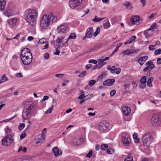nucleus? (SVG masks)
Here are the masks:
<instances>
[{"instance_id":"38","label":"nucleus","mask_w":161,"mask_h":161,"mask_svg":"<svg viewBox=\"0 0 161 161\" xmlns=\"http://www.w3.org/2000/svg\"><path fill=\"white\" fill-rule=\"evenodd\" d=\"M152 69H153L150 68V67L149 66H147V67L144 69L143 71L144 72H149Z\"/></svg>"},{"instance_id":"46","label":"nucleus","mask_w":161,"mask_h":161,"mask_svg":"<svg viewBox=\"0 0 161 161\" xmlns=\"http://www.w3.org/2000/svg\"><path fill=\"white\" fill-rule=\"evenodd\" d=\"M85 98H86V96L84 95V94H81L80 95L78 98L79 99H85Z\"/></svg>"},{"instance_id":"39","label":"nucleus","mask_w":161,"mask_h":161,"mask_svg":"<svg viewBox=\"0 0 161 161\" xmlns=\"http://www.w3.org/2000/svg\"><path fill=\"white\" fill-rule=\"evenodd\" d=\"M25 125L23 123L20 124L18 126L19 130H22L25 127Z\"/></svg>"},{"instance_id":"17","label":"nucleus","mask_w":161,"mask_h":161,"mask_svg":"<svg viewBox=\"0 0 161 161\" xmlns=\"http://www.w3.org/2000/svg\"><path fill=\"white\" fill-rule=\"evenodd\" d=\"M46 129L44 128L42 132V133L41 135H39L38 136L36 137L37 139H42L43 142H45V134L46 133Z\"/></svg>"},{"instance_id":"47","label":"nucleus","mask_w":161,"mask_h":161,"mask_svg":"<svg viewBox=\"0 0 161 161\" xmlns=\"http://www.w3.org/2000/svg\"><path fill=\"white\" fill-rule=\"evenodd\" d=\"M155 45H151L149 47V49L151 51H153L155 49Z\"/></svg>"},{"instance_id":"15","label":"nucleus","mask_w":161,"mask_h":161,"mask_svg":"<svg viewBox=\"0 0 161 161\" xmlns=\"http://www.w3.org/2000/svg\"><path fill=\"white\" fill-rule=\"evenodd\" d=\"M108 70H110L111 73H114V69H116V74H119L120 73L121 71V69L120 68H115L114 66H113L111 68L109 65L108 66L107 68Z\"/></svg>"},{"instance_id":"48","label":"nucleus","mask_w":161,"mask_h":161,"mask_svg":"<svg viewBox=\"0 0 161 161\" xmlns=\"http://www.w3.org/2000/svg\"><path fill=\"white\" fill-rule=\"evenodd\" d=\"M92 153L93 152L92 151H89L88 153L86 154V157L90 158L92 156Z\"/></svg>"},{"instance_id":"37","label":"nucleus","mask_w":161,"mask_h":161,"mask_svg":"<svg viewBox=\"0 0 161 161\" xmlns=\"http://www.w3.org/2000/svg\"><path fill=\"white\" fill-rule=\"evenodd\" d=\"M108 145L106 144H103L101 146V148L102 150H105L108 148Z\"/></svg>"},{"instance_id":"42","label":"nucleus","mask_w":161,"mask_h":161,"mask_svg":"<svg viewBox=\"0 0 161 161\" xmlns=\"http://www.w3.org/2000/svg\"><path fill=\"white\" fill-rule=\"evenodd\" d=\"M106 152L108 153L111 154L114 152V150L112 149L109 148L107 150Z\"/></svg>"},{"instance_id":"34","label":"nucleus","mask_w":161,"mask_h":161,"mask_svg":"<svg viewBox=\"0 0 161 161\" xmlns=\"http://www.w3.org/2000/svg\"><path fill=\"white\" fill-rule=\"evenodd\" d=\"M5 131L6 134H10L11 132V130L9 128V127L7 126L5 129Z\"/></svg>"},{"instance_id":"61","label":"nucleus","mask_w":161,"mask_h":161,"mask_svg":"<svg viewBox=\"0 0 161 161\" xmlns=\"http://www.w3.org/2000/svg\"><path fill=\"white\" fill-rule=\"evenodd\" d=\"M64 46V43H62V44L61 43L59 44L58 45V49H60L61 47H62Z\"/></svg>"},{"instance_id":"43","label":"nucleus","mask_w":161,"mask_h":161,"mask_svg":"<svg viewBox=\"0 0 161 161\" xmlns=\"http://www.w3.org/2000/svg\"><path fill=\"white\" fill-rule=\"evenodd\" d=\"M130 50L129 49H127L124 50L123 52L122 53H124V55H129L130 54Z\"/></svg>"},{"instance_id":"1","label":"nucleus","mask_w":161,"mask_h":161,"mask_svg":"<svg viewBox=\"0 0 161 161\" xmlns=\"http://www.w3.org/2000/svg\"><path fill=\"white\" fill-rule=\"evenodd\" d=\"M38 16L37 12L35 10L31 9L26 10L24 15L25 20L31 26L36 25Z\"/></svg>"},{"instance_id":"49","label":"nucleus","mask_w":161,"mask_h":161,"mask_svg":"<svg viewBox=\"0 0 161 161\" xmlns=\"http://www.w3.org/2000/svg\"><path fill=\"white\" fill-rule=\"evenodd\" d=\"M101 67L99 66V64H96V65H95L93 68H92V69H100V68H101Z\"/></svg>"},{"instance_id":"24","label":"nucleus","mask_w":161,"mask_h":161,"mask_svg":"<svg viewBox=\"0 0 161 161\" xmlns=\"http://www.w3.org/2000/svg\"><path fill=\"white\" fill-rule=\"evenodd\" d=\"M75 37H76V35H75V33H71L70 34V35H69V38L67 39V40H66V41L65 43H66L67 42L69 39H75Z\"/></svg>"},{"instance_id":"26","label":"nucleus","mask_w":161,"mask_h":161,"mask_svg":"<svg viewBox=\"0 0 161 161\" xmlns=\"http://www.w3.org/2000/svg\"><path fill=\"white\" fill-rule=\"evenodd\" d=\"M146 77L145 76H143L140 80V83L143 85L146 84Z\"/></svg>"},{"instance_id":"52","label":"nucleus","mask_w":161,"mask_h":161,"mask_svg":"<svg viewBox=\"0 0 161 161\" xmlns=\"http://www.w3.org/2000/svg\"><path fill=\"white\" fill-rule=\"evenodd\" d=\"M89 63H92L94 64H96L97 63V61L96 60L90 59L89 60Z\"/></svg>"},{"instance_id":"36","label":"nucleus","mask_w":161,"mask_h":161,"mask_svg":"<svg viewBox=\"0 0 161 161\" xmlns=\"http://www.w3.org/2000/svg\"><path fill=\"white\" fill-rule=\"evenodd\" d=\"M96 83V81L95 80H92L89 81L88 85L90 86H92Z\"/></svg>"},{"instance_id":"40","label":"nucleus","mask_w":161,"mask_h":161,"mask_svg":"<svg viewBox=\"0 0 161 161\" xmlns=\"http://www.w3.org/2000/svg\"><path fill=\"white\" fill-rule=\"evenodd\" d=\"M53 105L50 108L48 109L46 111L45 113L47 114H48L50 113L52 111V110H53Z\"/></svg>"},{"instance_id":"51","label":"nucleus","mask_w":161,"mask_h":161,"mask_svg":"<svg viewBox=\"0 0 161 161\" xmlns=\"http://www.w3.org/2000/svg\"><path fill=\"white\" fill-rule=\"evenodd\" d=\"M62 41L60 37L59 36L58 37V38L56 40V42L58 44L61 43Z\"/></svg>"},{"instance_id":"4","label":"nucleus","mask_w":161,"mask_h":161,"mask_svg":"<svg viewBox=\"0 0 161 161\" xmlns=\"http://www.w3.org/2000/svg\"><path fill=\"white\" fill-rule=\"evenodd\" d=\"M34 111L33 105L31 103L27 104L26 108L23 111L22 115L23 118L25 120L31 117L33 115Z\"/></svg>"},{"instance_id":"14","label":"nucleus","mask_w":161,"mask_h":161,"mask_svg":"<svg viewBox=\"0 0 161 161\" xmlns=\"http://www.w3.org/2000/svg\"><path fill=\"white\" fill-rule=\"evenodd\" d=\"M115 81V80L114 79H108L104 81L103 84L104 86H111L114 84Z\"/></svg>"},{"instance_id":"22","label":"nucleus","mask_w":161,"mask_h":161,"mask_svg":"<svg viewBox=\"0 0 161 161\" xmlns=\"http://www.w3.org/2000/svg\"><path fill=\"white\" fill-rule=\"evenodd\" d=\"M153 77H151L149 79L147 80V85L149 87H152V83L153 81Z\"/></svg>"},{"instance_id":"23","label":"nucleus","mask_w":161,"mask_h":161,"mask_svg":"<svg viewBox=\"0 0 161 161\" xmlns=\"http://www.w3.org/2000/svg\"><path fill=\"white\" fill-rule=\"evenodd\" d=\"M17 21V19H11L8 20V23L10 25H14L15 24Z\"/></svg>"},{"instance_id":"6","label":"nucleus","mask_w":161,"mask_h":161,"mask_svg":"<svg viewBox=\"0 0 161 161\" xmlns=\"http://www.w3.org/2000/svg\"><path fill=\"white\" fill-rule=\"evenodd\" d=\"M131 142V139L128 134L123 133L122 135V142L125 146H129Z\"/></svg>"},{"instance_id":"12","label":"nucleus","mask_w":161,"mask_h":161,"mask_svg":"<svg viewBox=\"0 0 161 161\" xmlns=\"http://www.w3.org/2000/svg\"><path fill=\"white\" fill-rule=\"evenodd\" d=\"M93 29L92 28L87 29L86 32L85 36L83 38V40L85 39V37L87 38H91L93 36Z\"/></svg>"},{"instance_id":"53","label":"nucleus","mask_w":161,"mask_h":161,"mask_svg":"<svg viewBox=\"0 0 161 161\" xmlns=\"http://www.w3.org/2000/svg\"><path fill=\"white\" fill-rule=\"evenodd\" d=\"M44 58L45 59H47L49 58V54L48 53H46L44 55Z\"/></svg>"},{"instance_id":"63","label":"nucleus","mask_w":161,"mask_h":161,"mask_svg":"<svg viewBox=\"0 0 161 161\" xmlns=\"http://www.w3.org/2000/svg\"><path fill=\"white\" fill-rule=\"evenodd\" d=\"M92 65L90 64H87L86 66V68L87 69H89L92 67Z\"/></svg>"},{"instance_id":"58","label":"nucleus","mask_w":161,"mask_h":161,"mask_svg":"<svg viewBox=\"0 0 161 161\" xmlns=\"http://www.w3.org/2000/svg\"><path fill=\"white\" fill-rule=\"evenodd\" d=\"M49 98V97L47 96H45L43 98L42 100L41 101H44L46 100H47Z\"/></svg>"},{"instance_id":"60","label":"nucleus","mask_w":161,"mask_h":161,"mask_svg":"<svg viewBox=\"0 0 161 161\" xmlns=\"http://www.w3.org/2000/svg\"><path fill=\"white\" fill-rule=\"evenodd\" d=\"M86 98H86L87 99H88L91 98L92 97V94L90 95H86Z\"/></svg>"},{"instance_id":"3","label":"nucleus","mask_w":161,"mask_h":161,"mask_svg":"<svg viewBox=\"0 0 161 161\" xmlns=\"http://www.w3.org/2000/svg\"><path fill=\"white\" fill-rule=\"evenodd\" d=\"M20 58L24 65L30 64L32 61L33 56L30 49L27 48L23 49L21 52Z\"/></svg>"},{"instance_id":"44","label":"nucleus","mask_w":161,"mask_h":161,"mask_svg":"<svg viewBox=\"0 0 161 161\" xmlns=\"http://www.w3.org/2000/svg\"><path fill=\"white\" fill-rule=\"evenodd\" d=\"M161 53V49L159 48L158 49H156L155 51V54L157 55L160 54Z\"/></svg>"},{"instance_id":"62","label":"nucleus","mask_w":161,"mask_h":161,"mask_svg":"<svg viewBox=\"0 0 161 161\" xmlns=\"http://www.w3.org/2000/svg\"><path fill=\"white\" fill-rule=\"evenodd\" d=\"M69 82V81L68 80H65L64 82L62 85L63 86H65L67 85L66 83H68Z\"/></svg>"},{"instance_id":"7","label":"nucleus","mask_w":161,"mask_h":161,"mask_svg":"<svg viewBox=\"0 0 161 161\" xmlns=\"http://www.w3.org/2000/svg\"><path fill=\"white\" fill-rule=\"evenodd\" d=\"M13 140V138L10 134H7L6 136L3 138L2 141L3 145L7 146L10 145Z\"/></svg>"},{"instance_id":"54","label":"nucleus","mask_w":161,"mask_h":161,"mask_svg":"<svg viewBox=\"0 0 161 161\" xmlns=\"http://www.w3.org/2000/svg\"><path fill=\"white\" fill-rule=\"evenodd\" d=\"M116 93V91L113 90L111 91L110 93V95L111 96H114Z\"/></svg>"},{"instance_id":"45","label":"nucleus","mask_w":161,"mask_h":161,"mask_svg":"<svg viewBox=\"0 0 161 161\" xmlns=\"http://www.w3.org/2000/svg\"><path fill=\"white\" fill-rule=\"evenodd\" d=\"M39 42L40 43L43 44L47 42V40L45 38H42L39 40Z\"/></svg>"},{"instance_id":"8","label":"nucleus","mask_w":161,"mask_h":161,"mask_svg":"<svg viewBox=\"0 0 161 161\" xmlns=\"http://www.w3.org/2000/svg\"><path fill=\"white\" fill-rule=\"evenodd\" d=\"M109 123L105 121L101 122L99 125V129L100 131L104 132L109 127Z\"/></svg>"},{"instance_id":"16","label":"nucleus","mask_w":161,"mask_h":161,"mask_svg":"<svg viewBox=\"0 0 161 161\" xmlns=\"http://www.w3.org/2000/svg\"><path fill=\"white\" fill-rule=\"evenodd\" d=\"M123 114L126 116L129 115L131 112V109L128 107H124L122 108Z\"/></svg>"},{"instance_id":"30","label":"nucleus","mask_w":161,"mask_h":161,"mask_svg":"<svg viewBox=\"0 0 161 161\" xmlns=\"http://www.w3.org/2000/svg\"><path fill=\"white\" fill-rule=\"evenodd\" d=\"M124 161H133V157L130 155H128L125 159Z\"/></svg>"},{"instance_id":"35","label":"nucleus","mask_w":161,"mask_h":161,"mask_svg":"<svg viewBox=\"0 0 161 161\" xmlns=\"http://www.w3.org/2000/svg\"><path fill=\"white\" fill-rule=\"evenodd\" d=\"M100 29L99 27H98L96 29V31L93 34V35L94 36H96L100 32Z\"/></svg>"},{"instance_id":"27","label":"nucleus","mask_w":161,"mask_h":161,"mask_svg":"<svg viewBox=\"0 0 161 161\" xmlns=\"http://www.w3.org/2000/svg\"><path fill=\"white\" fill-rule=\"evenodd\" d=\"M124 5L125 6L126 8L128 9H130L132 7V4L129 2H126L124 4Z\"/></svg>"},{"instance_id":"20","label":"nucleus","mask_w":161,"mask_h":161,"mask_svg":"<svg viewBox=\"0 0 161 161\" xmlns=\"http://www.w3.org/2000/svg\"><path fill=\"white\" fill-rule=\"evenodd\" d=\"M6 0H0V9L4 10L6 4Z\"/></svg>"},{"instance_id":"50","label":"nucleus","mask_w":161,"mask_h":161,"mask_svg":"<svg viewBox=\"0 0 161 161\" xmlns=\"http://www.w3.org/2000/svg\"><path fill=\"white\" fill-rule=\"evenodd\" d=\"M64 74H57L55 75V76L56 77L61 78L64 76Z\"/></svg>"},{"instance_id":"11","label":"nucleus","mask_w":161,"mask_h":161,"mask_svg":"<svg viewBox=\"0 0 161 161\" xmlns=\"http://www.w3.org/2000/svg\"><path fill=\"white\" fill-rule=\"evenodd\" d=\"M68 27V26L66 25H62L58 27L57 30L58 34L61 35V34L65 33Z\"/></svg>"},{"instance_id":"32","label":"nucleus","mask_w":161,"mask_h":161,"mask_svg":"<svg viewBox=\"0 0 161 161\" xmlns=\"http://www.w3.org/2000/svg\"><path fill=\"white\" fill-rule=\"evenodd\" d=\"M139 49H131L130 50V54H134L136 53L137 52L139 51Z\"/></svg>"},{"instance_id":"57","label":"nucleus","mask_w":161,"mask_h":161,"mask_svg":"<svg viewBox=\"0 0 161 161\" xmlns=\"http://www.w3.org/2000/svg\"><path fill=\"white\" fill-rule=\"evenodd\" d=\"M26 135L25 133H22L21 135L20 136V138L21 139H23L25 137Z\"/></svg>"},{"instance_id":"28","label":"nucleus","mask_w":161,"mask_h":161,"mask_svg":"<svg viewBox=\"0 0 161 161\" xmlns=\"http://www.w3.org/2000/svg\"><path fill=\"white\" fill-rule=\"evenodd\" d=\"M110 24L108 20L105 21L103 26L104 28L107 29L110 26Z\"/></svg>"},{"instance_id":"41","label":"nucleus","mask_w":161,"mask_h":161,"mask_svg":"<svg viewBox=\"0 0 161 161\" xmlns=\"http://www.w3.org/2000/svg\"><path fill=\"white\" fill-rule=\"evenodd\" d=\"M86 74V72L85 71H83L80 73V75H78V76L80 77H84Z\"/></svg>"},{"instance_id":"31","label":"nucleus","mask_w":161,"mask_h":161,"mask_svg":"<svg viewBox=\"0 0 161 161\" xmlns=\"http://www.w3.org/2000/svg\"><path fill=\"white\" fill-rule=\"evenodd\" d=\"M8 80V78L5 75H3L1 79L0 80V84Z\"/></svg>"},{"instance_id":"5","label":"nucleus","mask_w":161,"mask_h":161,"mask_svg":"<svg viewBox=\"0 0 161 161\" xmlns=\"http://www.w3.org/2000/svg\"><path fill=\"white\" fill-rule=\"evenodd\" d=\"M142 140L144 146L148 147L153 142V137L149 133H145L142 137Z\"/></svg>"},{"instance_id":"64","label":"nucleus","mask_w":161,"mask_h":161,"mask_svg":"<svg viewBox=\"0 0 161 161\" xmlns=\"http://www.w3.org/2000/svg\"><path fill=\"white\" fill-rule=\"evenodd\" d=\"M34 39V37L32 36H29L28 37L27 40L29 41H31Z\"/></svg>"},{"instance_id":"10","label":"nucleus","mask_w":161,"mask_h":161,"mask_svg":"<svg viewBox=\"0 0 161 161\" xmlns=\"http://www.w3.org/2000/svg\"><path fill=\"white\" fill-rule=\"evenodd\" d=\"M159 121H161L159 117L157 115L153 114L152 116L151 120V122L152 125L153 126L156 125Z\"/></svg>"},{"instance_id":"29","label":"nucleus","mask_w":161,"mask_h":161,"mask_svg":"<svg viewBox=\"0 0 161 161\" xmlns=\"http://www.w3.org/2000/svg\"><path fill=\"white\" fill-rule=\"evenodd\" d=\"M103 59H99L98 60V64H99V66H100L101 67L104 64H106V62H104Z\"/></svg>"},{"instance_id":"33","label":"nucleus","mask_w":161,"mask_h":161,"mask_svg":"<svg viewBox=\"0 0 161 161\" xmlns=\"http://www.w3.org/2000/svg\"><path fill=\"white\" fill-rule=\"evenodd\" d=\"M157 24L156 23H153V24L148 29V30H151L153 29H154L157 28Z\"/></svg>"},{"instance_id":"21","label":"nucleus","mask_w":161,"mask_h":161,"mask_svg":"<svg viewBox=\"0 0 161 161\" xmlns=\"http://www.w3.org/2000/svg\"><path fill=\"white\" fill-rule=\"evenodd\" d=\"M145 65L146 66H149L150 67V68L152 69L154 68L155 67V65L153 64V62L151 60L147 61Z\"/></svg>"},{"instance_id":"13","label":"nucleus","mask_w":161,"mask_h":161,"mask_svg":"<svg viewBox=\"0 0 161 161\" xmlns=\"http://www.w3.org/2000/svg\"><path fill=\"white\" fill-rule=\"evenodd\" d=\"M139 17L138 16H134L130 19V21L132 24H139L140 23Z\"/></svg>"},{"instance_id":"18","label":"nucleus","mask_w":161,"mask_h":161,"mask_svg":"<svg viewBox=\"0 0 161 161\" xmlns=\"http://www.w3.org/2000/svg\"><path fill=\"white\" fill-rule=\"evenodd\" d=\"M148 56L147 55L140 57L138 59L137 62L140 65H142L148 59Z\"/></svg>"},{"instance_id":"56","label":"nucleus","mask_w":161,"mask_h":161,"mask_svg":"<svg viewBox=\"0 0 161 161\" xmlns=\"http://www.w3.org/2000/svg\"><path fill=\"white\" fill-rule=\"evenodd\" d=\"M15 75L16 76L19 78H21L23 76L22 74L21 73H17Z\"/></svg>"},{"instance_id":"19","label":"nucleus","mask_w":161,"mask_h":161,"mask_svg":"<svg viewBox=\"0 0 161 161\" xmlns=\"http://www.w3.org/2000/svg\"><path fill=\"white\" fill-rule=\"evenodd\" d=\"M52 151L54 155L56 157L61 154L62 153V151H59V149L57 147H53L52 149Z\"/></svg>"},{"instance_id":"59","label":"nucleus","mask_w":161,"mask_h":161,"mask_svg":"<svg viewBox=\"0 0 161 161\" xmlns=\"http://www.w3.org/2000/svg\"><path fill=\"white\" fill-rule=\"evenodd\" d=\"M61 34H62L61 36H60V35H58L59 37H60L61 39V40H62L65 37V33H63Z\"/></svg>"},{"instance_id":"55","label":"nucleus","mask_w":161,"mask_h":161,"mask_svg":"<svg viewBox=\"0 0 161 161\" xmlns=\"http://www.w3.org/2000/svg\"><path fill=\"white\" fill-rule=\"evenodd\" d=\"M58 48L56 49V51L54 53V54L55 55H59L60 54V51L58 50Z\"/></svg>"},{"instance_id":"9","label":"nucleus","mask_w":161,"mask_h":161,"mask_svg":"<svg viewBox=\"0 0 161 161\" xmlns=\"http://www.w3.org/2000/svg\"><path fill=\"white\" fill-rule=\"evenodd\" d=\"M82 2V0H70L69 5L71 8H74L80 5Z\"/></svg>"},{"instance_id":"25","label":"nucleus","mask_w":161,"mask_h":161,"mask_svg":"<svg viewBox=\"0 0 161 161\" xmlns=\"http://www.w3.org/2000/svg\"><path fill=\"white\" fill-rule=\"evenodd\" d=\"M104 18H98L97 16H95L94 18L92 19V21L95 22H98L102 20Z\"/></svg>"},{"instance_id":"2","label":"nucleus","mask_w":161,"mask_h":161,"mask_svg":"<svg viewBox=\"0 0 161 161\" xmlns=\"http://www.w3.org/2000/svg\"><path fill=\"white\" fill-rule=\"evenodd\" d=\"M57 20V18L52 14L48 15L45 14L41 19L40 26L42 28L47 29L50 25L51 22H55Z\"/></svg>"}]
</instances>
